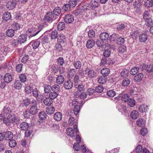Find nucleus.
I'll return each instance as SVG.
<instances>
[{"label": "nucleus", "mask_w": 153, "mask_h": 153, "mask_svg": "<svg viewBox=\"0 0 153 153\" xmlns=\"http://www.w3.org/2000/svg\"><path fill=\"white\" fill-rule=\"evenodd\" d=\"M138 70L139 68L138 67H134L131 69L130 73L132 75H135L138 72Z\"/></svg>", "instance_id": "obj_42"}, {"label": "nucleus", "mask_w": 153, "mask_h": 153, "mask_svg": "<svg viewBox=\"0 0 153 153\" xmlns=\"http://www.w3.org/2000/svg\"><path fill=\"white\" fill-rule=\"evenodd\" d=\"M14 114H12L9 115L7 117L4 118L3 119V123L7 126H10L11 124L15 125L19 121Z\"/></svg>", "instance_id": "obj_1"}, {"label": "nucleus", "mask_w": 153, "mask_h": 153, "mask_svg": "<svg viewBox=\"0 0 153 153\" xmlns=\"http://www.w3.org/2000/svg\"><path fill=\"white\" fill-rule=\"evenodd\" d=\"M64 81V79L62 75L58 76L56 79V82L58 84H62Z\"/></svg>", "instance_id": "obj_25"}, {"label": "nucleus", "mask_w": 153, "mask_h": 153, "mask_svg": "<svg viewBox=\"0 0 153 153\" xmlns=\"http://www.w3.org/2000/svg\"><path fill=\"white\" fill-rule=\"evenodd\" d=\"M4 80L6 83L10 82L12 80V76L9 73L6 74L4 76Z\"/></svg>", "instance_id": "obj_10"}, {"label": "nucleus", "mask_w": 153, "mask_h": 153, "mask_svg": "<svg viewBox=\"0 0 153 153\" xmlns=\"http://www.w3.org/2000/svg\"><path fill=\"white\" fill-rule=\"evenodd\" d=\"M11 112V110L10 108L8 106H4L2 112L0 114V120L2 118L6 116L7 114H10Z\"/></svg>", "instance_id": "obj_2"}, {"label": "nucleus", "mask_w": 153, "mask_h": 153, "mask_svg": "<svg viewBox=\"0 0 153 153\" xmlns=\"http://www.w3.org/2000/svg\"><path fill=\"white\" fill-rule=\"evenodd\" d=\"M109 72L110 70L108 68H103L101 71V73L104 76H107L109 74Z\"/></svg>", "instance_id": "obj_32"}, {"label": "nucleus", "mask_w": 153, "mask_h": 153, "mask_svg": "<svg viewBox=\"0 0 153 153\" xmlns=\"http://www.w3.org/2000/svg\"><path fill=\"white\" fill-rule=\"evenodd\" d=\"M146 70L148 72H153V65H147Z\"/></svg>", "instance_id": "obj_58"}, {"label": "nucleus", "mask_w": 153, "mask_h": 153, "mask_svg": "<svg viewBox=\"0 0 153 153\" xmlns=\"http://www.w3.org/2000/svg\"><path fill=\"white\" fill-rule=\"evenodd\" d=\"M138 115V111L136 110H133L131 113L130 116L132 119H135L137 118Z\"/></svg>", "instance_id": "obj_30"}, {"label": "nucleus", "mask_w": 153, "mask_h": 153, "mask_svg": "<svg viewBox=\"0 0 153 153\" xmlns=\"http://www.w3.org/2000/svg\"><path fill=\"white\" fill-rule=\"evenodd\" d=\"M65 27V23L63 22H60L57 25V29L59 31L62 30Z\"/></svg>", "instance_id": "obj_38"}, {"label": "nucleus", "mask_w": 153, "mask_h": 153, "mask_svg": "<svg viewBox=\"0 0 153 153\" xmlns=\"http://www.w3.org/2000/svg\"><path fill=\"white\" fill-rule=\"evenodd\" d=\"M54 119L56 121H59L62 118V113L59 112L55 113L53 116Z\"/></svg>", "instance_id": "obj_14"}, {"label": "nucleus", "mask_w": 153, "mask_h": 153, "mask_svg": "<svg viewBox=\"0 0 153 153\" xmlns=\"http://www.w3.org/2000/svg\"><path fill=\"white\" fill-rule=\"evenodd\" d=\"M64 19L66 23L70 24L72 22L74 21V17L72 15L68 14L65 16Z\"/></svg>", "instance_id": "obj_5"}, {"label": "nucleus", "mask_w": 153, "mask_h": 153, "mask_svg": "<svg viewBox=\"0 0 153 153\" xmlns=\"http://www.w3.org/2000/svg\"><path fill=\"white\" fill-rule=\"evenodd\" d=\"M32 89V88L31 86H26L25 88L26 93L28 94L31 93Z\"/></svg>", "instance_id": "obj_57"}, {"label": "nucleus", "mask_w": 153, "mask_h": 153, "mask_svg": "<svg viewBox=\"0 0 153 153\" xmlns=\"http://www.w3.org/2000/svg\"><path fill=\"white\" fill-rule=\"evenodd\" d=\"M76 88H77V90L79 91H83L85 90L84 86L82 84L79 85L78 84V85H77Z\"/></svg>", "instance_id": "obj_62"}, {"label": "nucleus", "mask_w": 153, "mask_h": 153, "mask_svg": "<svg viewBox=\"0 0 153 153\" xmlns=\"http://www.w3.org/2000/svg\"><path fill=\"white\" fill-rule=\"evenodd\" d=\"M129 74V71L127 70H123L120 73V75L122 77H127Z\"/></svg>", "instance_id": "obj_40"}, {"label": "nucleus", "mask_w": 153, "mask_h": 153, "mask_svg": "<svg viewBox=\"0 0 153 153\" xmlns=\"http://www.w3.org/2000/svg\"><path fill=\"white\" fill-rule=\"evenodd\" d=\"M95 32L93 30H90L88 33V37L90 38H92L95 36Z\"/></svg>", "instance_id": "obj_53"}, {"label": "nucleus", "mask_w": 153, "mask_h": 153, "mask_svg": "<svg viewBox=\"0 0 153 153\" xmlns=\"http://www.w3.org/2000/svg\"><path fill=\"white\" fill-rule=\"evenodd\" d=\"M46 112L49 114H53L55 111V109L53 107L50 106L47 107L46 109Z\"/></svg>", "instance_id": "obj_17"}, {"label": "nucleus", "mask_w": 153, "mask_h": 153, "mask_svg": "<svg viewBox=\"0 0 153 153\" xmlns=\"http://www.w3.org/2000/svg\"><path fill=\"white\" fill-rule=\"evenodd\" d=\"M8 48L7 46H3L0 48V54L6 55L8 51Z\"/></svg>", "instance_id": "obj_19"}, {"label": "nucleus", "mask_w": 153, "mask_h": 153, "mask_svg": "<svg viewBox=\"0 0 153 153\" xmlns=\"http://www.w3.org/2000/svg\"><path fill=\"white\" fill-rule=\"evenodd\" d=\"M109 37V34L107 33H102L100 35V39L102 40L107 39Z\"/></svg>", "instance_id": "obj_28"}, {"label": "nucleus", "mask_w": 153, "mask_h": 153, "mask_svg": "<svg viewBox=\"0 0 153 153\" xmlns=\"http://www.w3.org/2000/svg\"><path fill=\"white\" fill-rule=\"evenodd\" d=\"M12 28L14 29L13 30H16L19 29L20 27V26L19 25V24L17 23H13L12 25Z\"/></svg>", "instance_id": "obj_60"}, {"label": "nucleus", "mask_w": 153, "mask_h": 153, "mask_svg": "<svg viewBox=\"0 0 153 153\" xmlns=\"http://www.w3.org/2000/svg\"><path fill=\"white\" fill-rule=\"evenodd\" d=\"M19 78L22 82H24L27 79L26 76L25 74H21Z\"/></svg>", "instance_id": "obj_59"}, {"label": "nucleus", "mask_w": 153, "mask_h": 153, "mask_svg": "<svg viewBox=\"0 0 153 153\" xmlns=\"http://www.w3.org/2000/svg\"><path fill=\"white\" fill-rule=\"evenodd\" d=\"M74 65L76 69H79L82 67V63L79 61H76L74 62Z\"/></svg>", "instance_id": "obj_36"}, {"label": "nucleus", "mask_w": 153, "mask_h": 153, "mask_svg": "<svg viewBox=\"0 0 153 153\" xmlns=\"http://www.w3.org/2000/svg\"><path fill=\"white\" fill-rule=\"evenodd\" d=\"M117 43L119 45H121L123 44L125 42L124 39L122 37H118L117 39Z\"/></svg>", "instance_id": "obj_46"}, {"label": "nucleus", "mask_w": 153, "mask_h": 153, "mask_svg": "<svg viewBox=\"0 0 153 153\" xmlns=\"http://www.w3.org/2000/svg\"><path fill=\"white\" fill-rule=\"evenodd\" d=\"M126 50V47L123 45L119 47L118 51L119 53H123Z\"/></svg>", "instance_id": "obj_64"}, {"label": "nucleus", "mask_w": 153, "mask_h": 153, "mask_svg": "<svg viewBox=\"0 0 153 153\" xmlns=\"http://www.w3.org/2000/svg\"><path fill=\"white\" fill-rule=\"evenodd\" d=\"M61 9L59 7H56L53 11V13L55 16L59 15L61 13Z\"/></svg>", "instance_id": "obj_50"}, {"label": "nucleus", "mask_w": 153, "mask_h": 153, "mask_svg": "<svg viewBox=\"0 0 153 153\" xmlns=\"http://www.w3.org/2000/svg\"><path fill=\"white\" fill-rule=\"evenodd\" d=\"M104 90V88L102 86L98 85L96 87L95 90L96 92L98 93L102 92Z\"/></svg>", "instance_id": "obj_51"}, {"label": "nucleus", "mask_w": 153, "mask_h": 153, "mask_svg": "<svg viewBox=\"0 0 153 153\" xmlns=\"http://www.w3.org/2000/svg\"><path fill=\"white\" fill-rule=\"evenodd\" d=\"M143 76L144 75L142 73H139L134 76V80L136 82H139L142 80Z\"/></svg>", "instance_id": "obj_18"}, {"label": "nucleus", "mask_w": 153, "mask_h": 153, "mask_svg": "<svg viewBox=\"0 0 153 153\" xmlns=\"http://www.w3.org/2000/svg\"><path fill=\"white\" fill-rule=\"evenodd\" d=\"M130 82V79L128 78H126L123 80L122 85L124 87H126L129 84Z\"/></svg>", "instance_id": "obj_37"}, {"label": "nucleus", "mask_w": 153, "mask_h": 153, "mask_svg": "<svg viewBox=\"0 0 153 153\" xmlns=\"http://www.w3.org/2000/svg\"><path fill=\"white\" fill-rule=\"evenodd\" d=\"M90 4L92 7L94 8L97 7L98 5V2L96 0H92Z\"/></svg>", "instance_id": "obj_52"}, {"label": "nucleus", "mask_w": 153, "mask_h": 153, "mask_svg": "<svg viewBox=\"0 0 153 153\" xmlns=\"http://www.w3.org/2000/svg\"><path fill=\"white\" fill-rule=\"evenodd\" d=\"M15 31L13 29H9L6 32V35L9 37L13 36L14 34Z\"/></svg>", "instance_id": "obj_34"}, {"label": "nucleus", "mask_w": 153, "mask_h": 153, "mask_svg": "<svg viewBox=\"0 0 153 153\" xmlns=\"http://www.w3.org/2000/svg\"><path fill=\"white\" fill-rule=\"evenodd\" d=\"M139 110L141 113L146 112L148 111V107L146 105L142 104L139 106Z\"/></svg>", "instance_id": "obj_16"}, {"label": "nucleus", "mask_w": 153, "mask_h": 153, "mask_svg": "<svg viewBox=\"0 0 153 153\" xmlns=\"http://www.w3.org/2000/svg\"><path fill=\"white\" fill-rule=\"evenodd\" d=\"M11 16L10 13L8 12H5L3 16V19L6 21H7L11 19Z\"/></svg>", "instance_id": "obj_26"}, {"label": "nucleus", "mask_w": 153, "mask_h": 153, "mask_svg": "<svg viewBox=\"0 0 153 153\" xmlns=\"http://www.w3.org/2000/svg\"><path fill=\"white\" fill-rule=\"evenodd\" d=\"M14 86L16 89H20L22 88V85L19 80H17L15 81Z\"/></svg>", "instance_id": "obj_29"}, {"label": "nucleus", "mask_w": 153, "mask_h": 153, "mask_svg": "<svg viewBox=\"0 0 153 153\" xmlns=\"http://www.w3.org/2000/svg\"><path fill=\"white\" fill-rule=\"evenodd\" d=\"M58 32L57 31L54 30L53 31L51 34V37L52 39L56 38L57 36Z\"/></svg>", "instance_id": "obj_56"}, {"label": "nucleus", "mask_w": 153, "mask_h": 153, "mask_svg": "<svg viewBox=\"0 0 153 153\" xmlns=\"http://www.w3.org/2000/svg\"><path fill=\"white\" fill-rule=\"evenodd\" d=\"M152 16L148 11H145L143 15V18L144 20L152 18Z\"/></svg>", "instance_id": "obj_22"}, {"label": "nucleus", "mask_w": 153, "mask_h": 153, "mask_svg": "<svg viewBox=\"0 0 153 153\" xmlns=\"http://www.w3.org/2000/svg\"><path fill=\"white\" fill-rule=\"evenodd\" d=\"M145 21V24L147 26L149 27L153 25V20L152 18L144 20Z\"/></svg>", "instance_id": "obj_35"}, {"label": "nucleus", "mask_w": 153, "mask_h": 153, "mask_svg": "<svg viewBox=\"0 0 153 153\" xmlns=\"http://www.w3.org/2000/svg\"><path fill=\"white\" fill-rule=\"evenodd\" d=\"M27 39V36L26 34H22L19 36L18 38L17 41L18 43L20 44H23L25 42Z\"/></svg>", "instance_id": "obj_4"}, {"label": "nucleus", "mask_w": 153, "mask_h": 153, "mask_svg": "<svg viewBox=\"0 0 153 153\" xmlns=\"http://www.w3.org/2000/svg\"><path fill=\"white\" fill-rule=\"evenodd\" d=\"M73 83L70 80L65 81L64 83V88L67 89H71L73 86Z\"/></svg>", "instance_id": "obj_7"}, {"label": "nucleus", "mask_w": 153, "mask_h": 153, "mask_svg": "<svg viewBox=\"0 0 153 153\" xmlns=\"http://www.w3.org/2000/svg\"><path fill=\"white\" fill-rule=\"evenodd\" d=\"M16 5V2L13 1H9L7 4L6 7L9 10L13 9Z\"/></svg>", "instance_id": "obj_8"}, {"label": "nucleus", "mask_w": 153, "mask_h": 153, "mask_svg": "<svg viewBox=\"0 0 153 153\" xmlns=\"http://www.w3.org/2000/svg\"><path fill=\"white\" fill-rule=\"evenodd\" d=\"M66 133L69 136L71 137L74 136V131L73 129L71 128H68L66 129Z\"/></svg>", "instance_id": "obj_21"}, {"label": "nucleus", "mask_w": 153, "mask_h": 153, "mask_svg": "<svg viewBox=\"0 0 153 153\" xmlns=\"http://www.w3.org/2000/svg\"><path fill=\"white\" fill-rule=\"evenodd\" d=\"M52 90V87L49 85H47L45 86L44 88L45 92L46 93L50 92Z\"/></svg>", "instance_id": "obj_47"}, {"label": "nucleus", "mask_w": 153, "mask_h": 153, "mask_svg": "<svg viewBox=\"0 0 153 153\" xmlns=\"http://www.w3.org/2000/svg\"><path fill=\"white\" fill-rule=\"evenodd\" d=\"M16 141L14 140H10V142L9 143V145L11 147H14L16 145Z\"/></svg>", "instance_id": "obj_55"}, {"label": "nucleus", "mask_w": 153, "mask_h": 153, "mask_svg": "<svg viewBox=\"0 0 153 153\" xmlns=\"http://www.w3.org/2000/svg\"><path fill=\"white\" fill-rule=\"evenodd\" d=\"M148 36L145 33H141L139 36V39L140 42H144L147 39Z\"/></svg>", "instance_id": "obj_12"}, {"label": "nucleus", "mask_w": 153, "mask_h": 153, "mask_svg": "<svg viewBox=\"0 0 153 153\" xmlns=\"http://www.w3.org/2000/svg\"><path fill=\"white\" fill-rule=\"evenodd\" d=\"M60 87L57 84H55L52 87V90L53 91L56 92L57 93L60 90Z\"/></svg>", "instance_id": "obj_43"}, {"label": "nucleus", "mask_w": 153, "mask_h": 153, "mask_svg": "<svg viewBox=\"0 0 153 153\" xmlns=\"http://www.w3.org/2000/svg\"><path fill=\"white\" fill-rule=\"evenodd\" d=\"M58 95V94L57 92L53 91L49 94V97L53 100L57 97Z\"/></svg>", "instance_id": "obj_33"}, {"label": "nucleus", "mask_w": 153, "mask_h": 153, "mask_svg": "<svg viewBox=\"0 0 153 153\" xmlns=\"http://www.w3.org/2000/svg\"><path fill=\"white\" fill-rule=\"evenodd\" d=\"M20 127L21 130L25 131L28 129L29 127V125L27 123L23 122L20 124Z\"/></svg>", "instance_id": "obj_11"}, {"label": "nucleus", "mask_w": 153, "mask_h": 153, "mask_svg": "<svg viewBox=\"0 0 153 153\" xmlns=\"http://www.w3.org/2000/svg\"><path fill=\"white\" fill-rule=\"evenodd\" d=\"M40 43V42L39 41H37L34 42L32 45L33 48L34 49L37 48L39 46Z\"/></svg>", "instance_id": "obj_49"}, {"label": "nucleus", "mask_w": 153, "mask_h": 153, "mask_svg": "<svg viewBox=\"0 0 153 153\" xmlns=\"http://www.w3.org/2000/svg\"><path fill=\"white\" fill-rule=\"evenodd\" d=\"M47 115L44 111H41L39 114V118L42 120L45 119L47 117Z\"/></svg>", "instance_id": "obj_41"}, {"label": "nucleus", "mask_w": 153, "mask_h": 153, "mask_svg": "<svg viewBox=\"0 0 153 153\" xmlns=\"http://www.w3.org/2000/svg\"><path fill=\"white\" fill-rule=\"evenodd\" d=\"M38 110L36 105H32L30 109V112L32 114L35 115L37 113Z\"/></svg>", "instance_id": "obj_15"}, {"label": "nucleus", "mask_w": 153, "mask_h": 153, "mask_svg": "<svg viewBox=\"0 0 153 153\" xmlns=\"http://www.w3.org/2000/svg\"><path fill=\"white\" fill-rule=\"evenodd\" d=\"M148 132L147 129L146 128H143L140 130V134L144 136L147 134Z\"/></svg>", "instance_id": "obj_63"}, {"label": "nucleus", "mask_w": 153, "mask_h": 153, "mask_svg": "<svg viewBox=\"0 0 153 153\" xmlns=\"http://www.w3.org/2000/svg\"><path fill=\"white\" fill-rule=\"evenodd\" d=\"M107 81V78L104 76H100L98 78V82L100 84L105 83Z\"/></svg>", "instance_id": "obj_24"}, {"label": "nucleus", "mask_w": 153, "mask_h": 153, "mask_svg": "<svg viewBox=\"0 0 153 153\" xmlns=\"http://www.w3.org/2000/svg\"><path fill=\"white\" fill-rule=\"evenodd\" d=\"M129 102H128V105L130 107H134L135 104V102L133 99L131 98L128 100Z\"/></svg>", "instance_id": "obj_48"}, {"label": "nucleus", "mask_w": 153, "mask_h": 153, "mask_svg": "<svg viewBox=\"0 0 153 153\" xmlns=\"http://www.w3.org/2000/svg\"><path fill=\"white\" fill-rule=\"evenodd\" d=\"M80 110V106L78 105H76L75 106L74 108V113L75 115H76L78 114Z\"/></svg>", "instance_id": "obj_61"}, {"label": "nucleus", "mask_w": 153, "mask_h": 153, "mask_svg": "<svg viewBox=\"0 0 153 153\" xmlns=\"http://www.w3.org/2000/svg\"><path fill=\"white\" fill-rule=\"evenodd\" d=\"M4 137L6 140H11L13 138V134L12 132L7 131L5 133Z\"/></svg>", "instance_id": "obj_6"}, {"label": "nucleus", "mask_w": 153, "mask_h": 153, "mask_svg": "<svg viewBox=\"0 0 153 153\" xmlns=\"http://www.w3.org/2000/svg\"><path fill=\"white\" fill-rule=\"evenodd\" d=\"M85 72L88 77L93 78H94L96 75V73L94 71L89 68H87L85 70Z\"/></svg>", "instance_id": "obj_3"}, {"label": "nucleus", "mask_w": 153, "mask_h": 153, "mask_svg": "<svg viewBox=\"0 0 153 153\" xmlns=\"http://www.w3.org/2000/svg\"><path fill=\"white\" fill-rule=\"evenodd\" d=\"M95 41L93 39L88 40L86 42V46L88 48H90L95 45Z\"/></svg>", "instance_id": "obj_13"}, {"label": "nucleus", "mask_w": 153, "mask_h": 153, "mask_svg": "<svg viewBox=\"0 0 153 153\" xmlns=\"http://www.w3.org/2000/svg\"><path fill=\"white\" fill-rule=\"evenodd\" d=\"M107 94L110 97H113L115 95L116 92L113 90H110L107 92Z\"/></svg>", "instance_id": "obj_45"}, {"label": "nucleus", "mask_w": 153, "mask_h": 153, "mask_svg": "<svg viewBox=\"0 0 153 153\" xmlns=\"http://www.w3.org/2000/svg\"><path fill=\"white\" fill-rule=\"evenodd\" d=\"M129 96L128 94H125L123 95L121 97V100L123 101H124L125 102H126L129 99Z\"/></svg>", "instance_id": "obj_54"}, {"label": "nucleus", "mask_w": 153, "mask_h": 153, "mask_svg": "<svg viewBox=\"0 0 153 153\" xmlns=\"http://www.w3.org/2000/svg\"><path fill=\"white\" fill-rule=\"evenodd\" d=\"M145 120L141 118L138 119L136 121L137 125L139 127H143L145 124Z\"/></svg>", "instance_id": "obj_20"}, {"label": "nucleus", "mask_w": 153, "mask_h": 153, "mask_svg": "<svg viewBox=\"0 0 153 153\" xmlns=\"http://www.w3.org/2000/svg\"><path fill=\"white\" fill-rule=\"evenodd\" d=\"M54 19V16L52 12H49L45 16L44 19V21H51Z\"/></svg>", "instance_id": "obj_9"}, {"label": "nucleus", "mask_w": 153, "mask_h": 153, "mask_svg": "<svg viewBox=\"0 0 153 153\" xmlns=\"http://www.w3.org/2000/svg\"><path fill=\"white\" fill-rule=\"evenodd\" d=\"M57 40L60 43L64 42L66 40L65 36L63 34L59 35L58 37H57Z\"/></svg>", "instance_id": "obj_31"}, {"label": "nucleus", "mask_w": 153, "mask_h": 153, "mask_svg": "<svg viewBox=\"0 0 153 153\" xmlns=\"http://www.w3.org/2000/svg\"><path fill=\"white\" fill-rule=\"evenodd\" d=\"M43 103L46 105H49L53 103V101L49 97L43 100Z\"/></svg>", "instance_id": "obj_27"}, {"label": "nucleus", "mask_w": 153, "mask_h": 153, "mask_svg": "<svg viewBox=\"0 0 153 153\" xmlns=\"http://www.w3.org/2000/svg\"><path fill=\"white\" fill-rule=\"evenodd\" d=\"M144 3V5L147 7H152L153 6L152 0H145Z\"/></svg>", "instance_id": "obj_23"}, {"label": "nucleus", "mask_w": 153, "mask_h": 153, "mask_svg": "<svg viewBox=\"0 0 153 153\" xmlns=\"http://www.w3.org/2000/svg\"><path fill=\"white\" fill-rule=\"evenodd\" d=\"M74 85L75 87H76L77 85H78L79 83L80 82V80L79 76L76 75L74 78Z\"/></svg>", "instance_id": "obj_39"}, {"label": "nucleus", "mask_w": 153, "mask_h": 153, "mask_svg": "<svg viewBox=\"0 0 153 153\" xmlns=\"http://www.w3.org/2000/svg\"><path fill=\"white\" fill-rule=\"evenodd\" d=\"M27 34H28V33H30L31 34L29 35V37L30 38L31 37L34 36L36 35L38 33H36H36H35L34 30L32 29V30H29L27 31L26 33Z\"/></svg>", "instance_id": "obj_44"}]
</instances>
